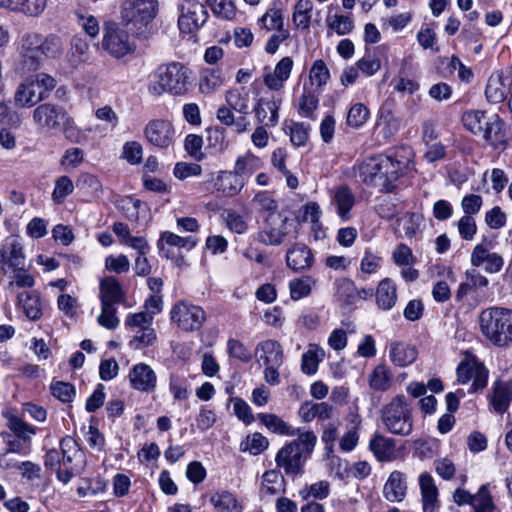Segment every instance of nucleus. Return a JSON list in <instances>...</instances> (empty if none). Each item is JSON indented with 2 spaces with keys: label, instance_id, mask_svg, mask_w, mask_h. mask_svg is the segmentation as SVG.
Masks as SVG:
<instances>
[{
  "label": "nucleus",
  "instance_id": "1",
  "mask_svg": "<svg viewBox=\"0 0 512 512\" xmlns=\"http://www.w3.org/2000/svg\"><path fill=\"white\" fill-rule=\"evenodd\" d=\"M64 52V42L56 34L45 37L38 33H26L21 38L20 60L17 70L21 74L37 71L43 58L56 59Z\"/></svg>",
  "mask_w": 512,
  "mask_h": 512
},
{
  "label": "nucleus",
  "instance_id": "2",
  "mask_svg": "<svg viewBox=\"0 0 512 512\" xmlns=\"http://www.w3.org/2000/svg\"><path fill=\"white\" fill-rule=\"evenodd\" d=\"M401 174L402 163L383 155L366 159L359 167V177L364 183L386 193L395 188Z\"/></svg>",
  "mask_w": 512,
  "mask_h": 512
},
{
  "label": "nucleus",
  "instance_id": "3",
  "mask_svg": "<svg viewBox=\"0 0 512 512\" xmlns=\"http://www.w3.org/2000/svg\"><path fill=\"white\" fill-rule=\"evenodd\" d=\"M298 437L285 444L276 454L275 462L286 475H299L317 442L313 431L299 433Z\"/></svg>",
  "mask_w": 512,
  "mask_h": 512
},
{
  "label": "nucleus",
  "instance_id": "4",
  "mask_svg": "<svg viewBox=\"0 0 512 512\" xmlns=\"http://www.w3.org/2000/svg\"><path fill=\"white\" fill-rule=\"evenodd\" d=\"M479 325L482 334L494 345L504 347L512 343V310L490 307L480 312Z\"/></svg>",
  "mask_w": 512,
  "mask_h": 512
},
{
  "label": "nucleus",
  "instance_id": "5",
  "mask_svg": "<svg viewBox=\"0 0 512 512\" xmlns=\"http://www.w3.org/2000/svg\"><path fill=\"white\" fill-rule=\"evenodd\" d=\"M189 74V69L178 62L160 66L154 74L155 80L148 85V92L153 96H160L163 93L185 95L190 85Z\"/></svg>",
  "mask_w": 512,
  "mask_h": 512
},
{
  "label": "nucleus",
  "instance_id": "6",
  "mask_svg": "<svg viewBox=\"0 0 512 512\" xmlns=\"http://www.w3.org/2000/svg\"><path fill=\"white\" fill-rule=\"evenodd\" d=\"M381 421L393 435L409 436L413 431V408L404 395H396L381 409Z\"/></svg>",
  "mask_w": 512,
  "mask_h": 512
},
{
  "label": "nucleus",
  "instance_id": "7",
  "mask_svg": "<svg viewBox=\"0 0 512 512\" xmlns=\"http://www.w3.org/2000/svg\"><path fill=\"white\" fill-rule=\"evenodd\" d=\"M55 87L56 80L49 74L38 73L27 77L15 91V104L21 108H31L46 99Z\"/></svg>",
  "mask_w": 512,
  "mask_h": 512
},
{
  "label": "nucleus",
  "instance_id": "8",
  "mask_svg": "<svg viewBox=\"0 0 512 512\" xmlns=\"http://www.w3.org/2000/svg\"><path fill=\"white\" fill-rule=\"evenodd\" d=\"M33 121L41 129L53 130L59 128L61 125H65L66 138L71 141H78L74 137V133L70 127L72 122L68 116L66 110L53 103H43L38 105L33 111Z\"/></svg>",
  "mask_w": 512,
  "mask_h": 512
},
{
  "label": "nucleus",
  "instance_id": "9",
  "mask_svg": "<svg viewBox=\"0 0 512 512\" xmlns=\"http://www.w3.org/2000/svg\"><path fill=\"white\" fill-rule=\"evenodd\" d=\"M102 48L111 57L120 59L133 53L136 44L125 29L116 23H107L103 31Z\"/></svg>",
  "mask_w": 512,
  "mask_h": 512
},
{
  "label": "nucleus",
  "instance_id": "10",
  "mask_svg": "<svg viewBox=\"0 0 512 512\" xmlns=\"http://www.w3.org/2000/svg\"><path fill=\"white\" fill-rule=\"evenodd\" d=\"M178 27L183 33L198 31L208 20L206 7L194 0H184L178 5Z\"/></svg>",
  "mask_w": 512,
  "mask_h": 512
},
{
  "label": "nucleus",
  "instance_id": "11",
  "mask_svg": "<svg viewBox=\"0 0 512 512\" xmlns=\"http://www.w3.org/2000/svg\"><path fill=\"white\" fill-rule=\"evenodd\" d=\"M171 320L184 332L199 330L205 319L204 310L196 305L179 302L170 311Z\"/></svg>",
  "mask_w": 512,
  "mask_h": 512
},
{
  "label": "nucleus",
  "instance_id": "12",
  "mask_svg": "<svg viewBox=\"0 0 512 512\" xmlns=\"http://www.w3.org/2000/svg\"><path fill=\"white\" fill-rule=\"evenodd\" d=\"M290 223L287 217H283L280 213H272L267 215L261 230L258 232L257 239L265 245L278 246L284 238L290 233Z\"/></svg>",
  "mask_w": 512,
  "mask_h": 512
},
{
  "label": "nucleus",
  "instance_id": "13",
  "mask_svg": "<svg viewBox=\"0 0 512 512\" xmlns=\"http://www.w3.org/2000/svg\"><path fill=\"white\" fill-rule=\"evenodd\" d=\"M144 136L148 143L165 150L173 146L176 140V131L171 121L153 119L146 124Z\"/></svg>",
  "mask_w": 512,
  "mask_h": 512
},
{
  "label": "nucleus",
  "instance_id": "14",
  "mask_svg": "<svg viewBox=\"0 0 512 512\" xmlns=\"http://www.w3.org/2000/svg\"><path fill=\"white\" fill-rule=\"evenodd\" d=\"M157 14L156 0H126L121 7L122 19L128 23L148 24Z\"/></svg>",
  "mask_w": 512,
  "mask_h": 512
},
{
  "label": "nucleus",
  "instance_id": "15",
  "mask_svg": "<svg viewBox=\"0 0 512 512\" xmlns=\"http://www.w3.org/2000/svg\"><path fill=\"white\" fill-rule=\"evenodd\" d=\"M487 375L488 372L483 364L474 359L460 362L457 368L458 381L464 384L472 380V391H477L485 387Z\"/></svg>",
  "mask_w": 512,
  "mask_h": 512
},
{
  "label": "nucleus",
  "instance_id": "16",
  "mask_svg": "<svg viewBox=\"0 0 512 512\" xmlns=\"http://www.w3.org/2000/svg\"><path fill=\"white\" fill-rule=\"evenodd\" d=\"M355 202V195L348 185L342 184L330 191V203L336 209L339 218L344 222L351 219V211Z\"/></svg>",
  "mask_w": 512,
  "mask_h": 512
},
{
  "label": "nucleus",
  "instance_id": "17",
  "mask_svg": "<svg viewBox=\"0 0 512 512\" xmlns=\"http://www.w3.org/2000/svg\"><path fill=\"white\" fill-rule=\"evenodd\" d=\"M128 379L132 388L146 393L154 391L157 384L156 373L145 363L134 365L129 372Z\"/></svg>",
  "mask_w": 512,
  "mask_h": 512
},
{
  "label": "nucleus",
  "instance_id": "18",
  "mask_svg": "<svg viewBox=\"0 0 512 512\" xmlns=\"http://www.w3.org/2000/svg\"><path fill=\"white\" fill-rule=\"evenodd\" d=\"M471 264L475 267L483 266L488 273L501 270L504 260L501 255L491 252L484 244H477L471 253Z\"/></svg>",
  "mask_w": 512,
  "mask_h": 512
},
{
  "label": "nucleus",
  "instance_id": "19",
  "mask_svg": "<svg viewBox=\"0 0 512 512\" xmlns=\"http://www.w3.org/2000/svg\"><path fill=\"white\" fill-rule=\"evenodd\" d=\"M281 102V98L275 96L261 97L254 108L257 120L264 126H275L278 122Z\"/></svg>",
  "mask_w": 512,
  "mask_h": 512
},
{
  "label": "nucleus",
  "instance_id": "20",
  "mask_svg": "<svg viewBox=\"0 0 512 512\" xmlns=\"http://www.w3.org/2000/svg\"><path fill=\"white\" fill-rule=\"evenodd\" d=\"M255 356L261 365H282L284 351L278 341L267 339L257 344Z\"/></svg>",
  "mask_w": 512,
  "mask_h": 512
},
{
  "label": "nucleus",
  "instance_id": "21",
  "mask_svg": "<svg viewBox=\"0 0 512 512\" xmlns=\"http://www.w3.org/2000/svg\"><path fill=\"white\" fill-rule=\"evenodd\" d=\"M293 60L291 57H283L276 65L273 71L267 72L263 76L264 84L274 91H278L283 88L284 83L290 77Z\"/></svg>",
  "mask_w": 512,
  "mask_h": 512
},
{
  "label": "nucleus",
  "instance_id": "22",
  "mask_svg": "<svg viewBox=\"0 0 512 512\" xmlns=\"http://www.w3.org/2000/svg\"><path fill=\"white\" fill-rule=\"evenodd\" d=\"M313 262L312 251L305 244L296 243L286 253V264L294 271L310 269Z\"/></svg>",
  "mask_w": 512,
  "mask_h": 512
},
{
  "label": "nucleus",
  "instance_id": "23",
  "mask_svg": "<svg viewBox=\"0 0 512 512\" xmlns=\"http://www.w3.org/2000/svg\"><path fill=\"white\" fill-rule=\"evenodd\" d=\"M406 492V475L398 470L392 471L383 487L384 498L390 502H401Z\"/></svg>",
  "mask_w": 512,
  "mask_h": 512
},
{
  "label": "nucleus",
  "instance_id": "24",
  "mask_svg": "<svg viewBox=\"0 0 512 512\" xmlns=\"http://www.w3.org/2000/svg\"><path fill=\"white\" fill-rule=\"evenodd\" d=\"M197 241L194 237H181L173 232L164 231L161 233L160 238L158 240L157 246L160 250V253L166 257H171V247L177 248H187L191 249L195 247Z\"/></svg>",
  "mask_w": 512,
  "mask_h": 512
},
{
  "label": "nucleus",
  "instance_id": "25",
  "mask_svg": "<svg viewBox=\"0 0 512 512\" xmlns=\"http://www.w3.org/2000/svg\"><path fill=\"white\" fill-rule=\"evenodd\" d=\"M419 486L423 503V511L435 512L438 506V488L435 485L433 477L427 472L420 474Z\"/></svg>",
  "mask_w": 512,
  "mask_h": 512
},
{
  "label": "nucleus",
  "instance_id": "26",
  "mask_svg": "<svg viewBox=\"0 0 512 512\" xmlns=\"http://www.w3.org/2000/svg\"><path fill=\"white\" fill-rule=\"evenodd\" d=\"M376 304L379 309L388 311L397 302V286L390 278H384L378 284L375 291Z\"/></svg>",
  "mask_w": 512,
  "mask_h": 512
},
{
  "label": "nucleus",
  "instance_id": "27",
  "mask_svg": "<svg viewBox=\"0 0 512 512\" xmlns=\"http://www.w3.org/2000/svg\"><path fill=\"white\" fill-rule=\"evenodd\" d=\"M216 512H242L243 506L237 497L228 490H217L209 497Z\"/></svg>",
  "mask_w": 512,
  "mask_h": 512
},
{
  "label": "nucleus",
  "instance_id": "28",
  "mask_svg": "<svg viewBox=\"0 0 512 512\" xmlns=\"http://www.w3.org/2000/svg\"><path fill=\"white\" fill-rule=\"evenodd\" d=\"M244 187V181L231 171H221L215 179L214 188L225 196H234Z\"/></svg>",
  "mask_w": 512,
  "mask_h": 512
},
{
  "label": "nucleus",
  "instance_id": "29",
  "mask_svg": "<svg viewBox=\"0 0 512 512\" xmlns=\"http://www.w3.org/2000/svg\"><path fill=\"white\" fill-rule=\"evenodd\" d=\"M369 447L380 462H389L395 458L396 442L393 438L375 434L370 440Z\"/></svg>",
  "mask_w": 512,
  "mask_h": 512
},
{
  "label": "nucleus",
  "instance_id": "30",
  "mask_svg": "<svg viewBox=\"0 0 512 512\" xmlns=\"http://www.w3.org/2000/svg\"><path fill=\"white\" fill-rule=\"evenodd\" d=\"M389 358L395 365L405 367L416 360L417 351L415 347L409 344L392 342L389 349Z\"/></svg>",
  "mask_w": 512,
  "mask_h": 512
},
{
  "label": "nucleus",
  "instance_id": "31",
  "mask_svg": "<svg viewBox=\"0 0 512 512\" xmlns=\"http://www.w3.org/2000/svg\"><path fill=\"white\" fill-rule=\"evenodd\" d=\"M511 387L505 382L498 381L492 388L489 402L495 412L503 414L509 407L511 401Z\"/></svg>",
  "mask_w": 512,
  "mask_h": 512
},
{
  "label": "nucleus",
  "instance_id": "32",
  "mask_svg": "<svg viewBox=\"0 0 512 512\" xmlns=\"http://www.w3.org/2000/svg\"><path fill=\"white\" fill-rule=\"evenodd\" d=\"M262 167L263 161L258 156L248 151L245 154L237 157L234 171L244 181V179L249 178Z\"/></svg>",
  "mask_w": 512,
  "mask_h": 512
},
{
  "label": "nucleus",
  "instance_id": "33",
  "mask_svg": "<svg viewBox=\"0 0 512 512\" xmlns=\"http://www.w3.org/2000/svg\"><path fill=\"white\" fill-rule=\"evenodd\" d=\"M18 303L30 320H38L42 316L40 296L35 291H25L18 295Z\"/></svg>",
  "mask_w": 512,
  "mask_h": 512
},
{
  "label": "nucleus",
  "instance_id": "34",
  "mask_svg": "<svg viewBox=\"0 0 512 512\" xmlns=\"http://www.w3.org/2000/svg\"><path fill=\"white\" fill-rule=\"evenodd\" d=\"M0 6L29 16L39 15L46 6L45 0H0Z\"/></svg>",
  "mask_w": 512,
  "mask_h": 512
},
{
  "label": "nucleus",
  "instance_id": "35",
  "mask_svg": "<svg viewBox=\"0 0 512 512\" xmlns=\"http://www.w3.org/2000/svg\"><path fill=\"white\" fill-rule=\"evenodd\" d=\"M325 351L318 344L311 343L301 357V370L306 375H313L318 370L319 363L324 359Z\"/></svg>",
  "mask_w": 512,
  "mask_h": 512
},
{
  "label": "nucleus",
  "instance_id": "36",
  "mask_svg": "<svg viewBox=\"0 0 512 512\" xmlns=\"http://www.w3.org/2000/svg\"><path fill=\"white\" fill-rule=\"evenodd\" d=\"M101 304L114 305L121 302L122 291L119 282L113 277H107L100 283Z\"/></svg>",
  "mask_w": 512,
  "mask_h": 512
},
{
  "label": "nucleus",
  "instance_id": "37",
  "mask_svg": "<svg viewBox=\"0 0 512 512\" xmlns=\"http://www.w3.org/2000/svg\"><path fill=\"white\" fill-rule=\"evenodd\" d=\"M368 382L371 389L376 391H387L392 384V374L390 369L384 365H377L368 376Z\"/></svg>",
  "mask_w": 512,
  "mask_h": 512
},
{
  "label": "nucleus",
  "instance_id": "38",
  "mask_svg": "<svg viewBox=\"0 0 512 512\" xmlns=\"http://www.w3.org/2000/svg\"><path fill=\"white\" fill-rule=\"evenodd\" d=\"M508 89L500 74L492 75L488 79L485 95L490 103L498 104L505 100Z\"/></svg>",
  "mask_w": 512,
  "mask_h": 512
},
{
  "label": "nucleus",
  "instance_id": "39",
  "mask_svg": "<svg viewBox=\"0 0 512 512\" xmlns=\"http://www.w3.org/2000/svg\"><path fill=\"white\" fill-rule=\"evenodd\" d=\"M260 421L272 432L280 435L294 436L302 433L301 429H293L285 421L275 414H259Z\"/></svg>",
  "mask_w": 512,
  "mask_h": 512
},
{
  "label": "nucleus",
  "instance_id": "40",
  "mask_svg": "<svg viewBox=\"0 0 512 512\" xmlns=\"http://www.w3.org/2000/svg\"><path fill=\"white\" fill-rule=\"evenodd\" d=\"M316 285L317 280L310 275L292 279L289 282L290 296L293 300L305 298L311 294Z\"/></svg>",
  "mask_w": 512,
  "mask_h": 512
},
{
  "label": "nucleus",
  "instance_id": "41",
  "mask_svg": "<svg viewBox=\"0 0 512 512\" xmlns=\"http://www.w3.org/2000/svg\"><path fill=\"white\" fill-rule=\"evenodd\" d=\"M225 100L227 105L240 114H248L249 94L244 89H231L227 91Z\"/></svg>",
  "mask_w": 512,
  "mask_h": 512
},
{
  "label": "nucleus",
  "instance_id": "42",
  "mask_svg": "<svg viewBox=\"0 0 512 512\" xmlns=\"http://www.w3.org/2000/svg\"><path fill=\"white\" fill-rule=\"evenodd\" d=\"M207 5L212 13L223 20H233L237 14L233 0H207Z\"/></svg>",
  "mask_w": 512,
  "mask_h": 512
},
{
  "label": "nucleus",
  "instance_id": "43",
  "mask_svg": "<svg viewBox=\"0 0 512 512\" xmlns=\"http://www.w3.org/2000/svg\"><path fill=\"white\" fill-rule=\"evenodd\" d=\"M471 506L474 512H494L496 506L493 502L489 485H482L473 495Z\"/></svg>",
  "mask_w": 512,
  "mask_h": 512
},
{
  "label": "nucleus",
  "instance_id": "44",
  "mask_svg": "<svg viewBox=\"0 0 512 512\" xmlns=\"http://www.w3.org/2000/svg\"><path fill=\"white\" fill-rule=\"evenodd\" d=\"M268 446V439L261 433L255 432L251 435H248L240 443V451L249 452L252 455H258L265 451L268 448Z\"/></svg>",
  "mask_w": 512,
  "mask_h": 512
},
{
  "label": "nucleus",
  "instance_id": "45",
  "mask_svg": "<svg viewBox=\"0 0 512 512\" xmlns=\"http://www.w3.org/2000/svg\"><path fill=\"white\" fill-rule=\"evenodd\" d=\"M335 296L342 304H351L356 298L357 289L353 281L342 278L335 281Z\"/></svg>",
  "mask_w": 512,
  "mask_h": 512
},
{
  "label": "nucleus",
  "instance_id": "46",
  "mask_svg": "<svg viewBox=\"0 0 512 512\" xmlns=\"http://www.w3.org/2000/svg\"><path fill=\"white\" fill-rule=\"evenodd\" d=\"M225 82V75L218 69L206 70L200 81V89L204 93L218 90Z\"/></svg>",
  "mask_w": 512,
  "mask_h": 512
},
{
  "label": "nucleus",
  "instance_id": "47",
  "mask_svg": "<svg viewBox=\"0 0 512 512\" xmlns=\"http://www.w3.org/2000/svg\"><path fill=\"white\" fill-rule=\"evenodd\" d=\"M330 79V71L322 59L313 62L309 70V80L311 85L321 89Z\"/></svg>",
  "mask_w": 512,
  "mask_h": 512
},
{
  "label": "nucleus",
  "instance_id": "48",
  "mask_svg": "<svg viewBox=\"0 0 512 512\" xmlns=\"http://www.w3.org/2000/svg\"><path fill=\"white\" fill-rule=\"evenodd\" d=\"M488 279L481 275L478 271L472 270L466 272V281L460 284L457 291V297L466 295L470 290L486 287Z\"/></svg>",
  "mask_w": 512,
  "mask_h": 512
},
{
  "label": "nucleus",
  "instance_id": "49",
  "mask_svg": "<svg viewBox=\"0 0 512 512\" xmlns=\"http://www.w3.org/2000/svg\"><path fill=\"white\" fill-rule=\"evenodd\" d=\"M7 426L17 438L24 442H29L32 435L36 433L34 427L24 422L21 418L13 415L8 417Z\"/></svg>",
  "mask_w": 512,
  "mask_h": 512
},
{
  "label": "nucleus",
  "instance_id": "50",
  "mask_svg": "<svg viewBox=\"0 0 512 512\" xmlns=\"http://www.w3.org/2000/svg\"><path fill=\"white\" fill-rule=\"evenodd\" d=\"M487 119L485 112L479 110L465 112L462 116L463 125L475 135L483 132L482 128Z\"/></svg>",
  "mask_w": 512,
  "mask_h": 512
},
{
  "label": "nucleus",
  "instance_id": "51",
  "mask_svg": "<svg viewBox=\"0 0 512 512\" xmlns=\"http://www.w3.org/2000/svg\"><path fill=\"white\" fill-rule=\"evenodd\" d=\"M313 9V3L311 0H299L295 5L293 13L294 23L303 29H307L310 25L311 15L310 12Z\"/></svg>",
  "mask_w": 512,
  "mask_h": 512
},
{
  "label": "nucleus",
  "instance_id": "52",
  "mask_svg": "<svg viewBox=\"0 0 512 512\" xmlns=\"http://www.w3.org/2000/svg\"><path fill=\"white\" fill-rule=\"evenodd\" d=\"M8 245L5 262L13 269L22 270L25 265V256L22 245L16 239H12Z\"/></svg>",
  "mask_w": 512,
  "mask_h": 512
},
{
  "label": "nucleus",
  "instance_id": "53",
  "mask_svg": "<svg viewBox=\"0 0 512 512\" xmlns=\"http://www.w3.org/2000/svg\"><path fill=\"white\" fill-rule=\"evenodd\" d=\"M252 204L259 212L269 214L278 213V203L274 199L272 193L268 191H260L252 199Z\"/></svg>",
  "mask_w": 512,
  "mask_h": 512
},
{
  "label": "nucleus",
  "instance_id": "54",
  "mask_svg": "<svg viewBox=\"0 0 512 512\" xmlns=\"http://www.w3.org/2000/svg\"><path fill=\"white\" fill-rule=\"evenodd\" d=\"M258 25L266 31H283V16L279 10L268 9L259 19Z\"/></svg>",
  "mask_w": 512,
  "mask_h": 512
},
{
  "label": "nucleus",
  "instance_id": "55",
  "mask_svg": "<svg viewBox=\"0 0 512 512\" xmlns=\"http://www.w3.org/2000/svg\"><path fill=\"white\" fill-rule=\"evenodd\" d=\"M262 491L273 495L280 491L284 481L280 471L276 469L266 471L263 476Z\"/></svg>",
  "mask_w": 512,
  "mask_h": 512
},
{
  "label": "nucleus",
  "instance_id": "56",
  "mask_svg": "<svg viewBox=\"0 0 512 512\" xmlns=\"http://www.w3.org/2000/svg\"><path fill=\"white\" fill-rule=\"evenodd\" d=\"M287 130L290 135V140L294 146L300 147L306 144L309 137V125L299 122H291V124L287 126Z\"/></svg>",
  "mask_w": 512,
  "mask_h": 512
},
{
  "label": "nucleus",
  "instance_id": "57",
  "mask_svg": "<svg viewBox=\"0 0 512 512\" xmlns=\"http://www.w3.org/2000/svg\"><path fill=\"white\" fill-rule=\"evenodd\" d=\"M77 187L87 190L95 197H100L103 194V187L99 179L89 173H82L76 182Z\"/></svg>",
  "mask_w": 512,
  "mask_h": 512
},
{
  "label": "nucleus",
  "instance_id": "58",
  "mask_svg": "<svg viewBox=\"0 0 512 512\" xmlns=\"http://www.w3.org/2000/svg\"><path fill=\"white\" fill-rule=\"evenodd\" d=\"M503 123L500 120L498 115H492L488 117L487 121L485 122L483 126V132L480 133V135L483 136V138L491 143H494L499 140L498 135L500 134L502 130Z\"/></svg>",
  "mask_w": 512,
  "mask_h": 512
},
{
  "label": "nucleus",
  "instance_id": "59",
  "mask_svg": "<svg viewBox=\"0 0 512 512\" xmlns=\"http://www.w3.org/2000/svg\"><path fill=\"white\" fill-rule=\"evenodd\" d=\"M156 341V333L152 327L148 329H140L129 341V346L133 349H141L146 346L153 345Z\"/></svg>",
  "mask_w": 512,
  "mask_h": 512
},
{
  "label": "nucleus",
  "instance_id": "60",
  "mask_svg": "<svg viewBox=\"0 0 512 512\" xmlns=\"http://www.w3.org/2000/svg\"><path fill=\"white\" fill-rule=\"evenodd\" d=\"M52 395L63 403H69L75 396V387L68 383L57 381L50 386Z\"/></svg>",
  "mask_w": 512,
  "mask_h": 512
},
{
  "label": "nucleus",
  "instance_id": "61",
  "mask_svg": "<svg viewBox=\"0 0 512 512\" xmlns=\"http://www.w3.org/2000/svg\"><path fill=\"white\" fill-rule=\"evenodd\" d=\"M328 27L335 31L338 35H346L350 33L354 27L353 21L349 16L333 15L327 18Z\"/></svg>",
  "mask_w": 512,
  "mask_h": 512
},
{
  "label": "nucleus",
  "instance_id": "62",
  "mask_svg": "<svg viewBox=\"0 0 512 512\" xmlns=\"http://www.w3.org/2000/svg\"><path fill=\"white\" fill-rule=\"evenodd\" d=\"M73 190L74 185L72 180L68 176H61L56 180L52 199L56 203H61Z\"/></svg>",
  "mask_w": 512,
  "mask_h": 512
},
{
  "label": "nucleus",
  "instance_id": "63",
  "mask_svg": "<svg viewBox=\"0 0 512 512\" xmlns=\"http://www.w3.org/2000/svg\"><path fill=\"white\" fill-rule=\"evenodd\" d=\"M369 110L361 103L354 104L347 115V123L349 126L358 128L362 126L368 119Z\"/></svg>",
  "mask_w": 512,
  "mask_h": 512
},
{
  "label": "nucleus",
  "instance_id": "64",
  "mask_svg": "<svg viewBox=\"0 0 512 512\" xmlns=\"http://www.w3.org/2000/svg\"><path fill=\"white\" fill-rule=\"evenodd\" d=\"M457 229L463 240L471 241L477 233V224L474 217L463 215L457 221Z\"/></svg>",
  "mask_w": 512,
  "mask_h": 512
}]
</instances>
